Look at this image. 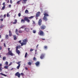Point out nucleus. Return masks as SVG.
<instances>
[{"mask_svg": "<svg viewBox=\"0 0 78 78\" xmlns=\"http://www.w3.org/2000/svg\"><path fill=\"white\" fill-rule=\"evenodd\" d=\"M34 17V16H31L28 17H25L24 19V20L23 19L21 20V22L22 23H25V21H26L27 22L30 23V20L29 19H31Z\"/></svg>", "mask_w": 78, "mask_h": 78, "instance_id": "obj_1", "label": "nucleus"}, {"mask_svg": "<svg viewBox=\"0 0 78 78\" xmlns=\"http://www.w3.org/2000/svg\"><path fill=\"white\" fill-rule=\"evenodd\" d=\"M28 42V39L26 38L25 39H24L23 40V42L22 43L21 46H23V45H25L27 44V42Z\"/></svg>", "mask_w": 78, "mask_h": 78, "instance_id": "obj_2", "label": "nucleus"}, {"mask_svg": "<svg viewBox=\"0 0 78 78\" xmlns=\"http://www.w3.org/2000/svg\"><path fill=\"white\" fill-rule=\"evenodd\" d=\"M38 34L40 35V36H44V33L43 32L42 30H40L38 32Z\"/></svg>", "mask_w": 78, "mask_h": 78, "instance_id": "obj_3", "label": "nucleus"}, {"mask_svg": "<svg viewBox=\"0 0 78 78\" xmlns=\"http://www.w3.org/2000/svg\"><path fill=\"white\" fill-rule=\"evenodd\" d=\"M40 12H37V13L36 14V20H37L38 19V17H39V16H40Z\"/></svg>", "mask_w": 78, "mask_h": 78, "instance_id": "obj_4", "label": "nucleus"}, {"mask_svg": "<svg viewBox=\"0 0 78 78\" xmlns=\"http://www.w3.org/2000/svg\"><path fill=\"white\" fill-rule=\"evenodd\" d=\"M6 55H10V56H13V54L12 53V51H9L8 52V54H6Z\"/></svg>", "mask_w": 78, "mask_h": 78, "instance_id": "obj_5", "label": "nucleus"}, {"mask_svg": "<svg viewBox=\"0 0 78 78\" xmlns=\"http://www.w3.org/2000/svg\"><path fill=\"white\" fill-rule=\"evenodd\" d=\"M40 28L41 30H44L46 28V26L44 25H42L40 27Z\"/></svg>", "mask_w": 78, "mask_h": 78, "instance_id": "obj_6", "label": "nucleus"}, {"mask_svg": "<svg viewBox=\"0 0 78 78\" xmlns=\"http://www.w3.org/2000/svg\"><path fill=\"white\" fill-rule=\"evenodd\" d=\"M15 76H17L18 78L20 77V74L19 73V72H17L15 74Z\"/></svg>", "mask_w": 78, "mask_h": 78, "instance_id": "obj_7", "label": "nucleus"}, {"mask_svg": "<svg viewBox=\"0 0 78 78\" xmlns=\"http://www.w3.org/2000/svg\"><path fill=\"white\" fill-rule=\"evenodd\" d=\"M44 56H45V55L44 54H42L40 56L41 59H43L44 58Z\"/></svg>", "mask_w": 78, "mask_h": 78, "instance_id": "obj_8", "label": "nucleus"}, {"mask_svg": "<svg viewBox=\"0 0 78 78\" xmlns=\"http://www.w3.org/2000/svg\"><path fill=\"white\" fill-rule=\"evenodd\" d=\"M38 24L39 26H41L42 25V20L40 19L39 20Z\"/></svg>", "mask_w": 78, "mask_h": 78, "instance_id": "obj_9", "label": "nucleus"}, {"mask_svg": "<svg viewBox=\"0 0 78 78\" xmlns=\"http://www.w3.org/2000/svg\"><path fill=\"white\" fill-rule=\"evenodd\" d=\"M48 12H44V16L45 17H48L49 16V15H48Z\"/></svg>", "mask_w": 78, "mask_h": 78, "instance_id": "obj_10", "label": "nucleus"}, {"mask_svg": "<svg viewBox=\"0 0 78 78\" xmlns=\"http://www.w3.org/2000/svg\"><path fill=\"white\" fill-rule=\"evenodd\" d=\"M24 30L27 32H29L30 31V29L29 28H25Z\"/></svg>", "mask_w": 78, "mask_h": 78, "instance_id": "obj_11", "label": "nucleus"}, {"mask_svg": "<svg viewBox=\"0 0 78 78\" xmlns=\"http://www.w3.org/2000/svg\"><path fill=\"white\" fill-rule=\"evenodd\" d=\"M43 20H45V21H47L48 20V19H47V17L46 16H44L43 18Z\"/></svg>", "mask_w": 78, "mask_h": 78, "instance_id": "obj_12", "label": "nucleus"}, {"mask_svg": "<svg viewBox=\"0 0 78 78\" xmlns=\"http://www.w3.org/2000/svg\"><path fill=\"white\" fill-rule=\"evenodd\" d=\"M16 52L19 55L20 53V51L19 50H16Z\"/></svg>", "mask_w": 78, "mask_h": 78, "instance_id": "obj_13", "label": "nucleus"}, {"mask_svg": "<svg viewBox=\"0 0 78 78\" xmlns=\"http://www.w3.org/2000/svg\"><path fill=\"white\" fill-rule=\"evenodd\" d=\"M39 64H40V63L39 62H37L36 63H35V64L37 66H39Z\"/></svg>", "mask_w": 78, "mask_h": 78, "instance_id": "obj_14", "label": "nucleus"}, {"mask_svg": "<svg viewBox=\"0 0 78 78\" xmlns=\"http://www.w3.org/2000/svg\"><path fill=\"white\" fill-rule=\"evenodd\" d=\"M15 33L16 34L18 35V36H19V33H18V30H17V29H16Z\"/></svg>", "mask_w": 78, "mask_h": 78, "instance_id": "obj_15", "label": "nucleus"}, {"mask_svg": "<svg viewBox=\"0 0 78 78\" xmlns=\"http://www.w3.org/2000/svg\"><path fill=\"white\" fill-rule=\"evenodd\" d=\"M9 36L10 37L11 36H12V33H11V30H9Z\"/></svg>", "mask_w": 78, "mask_h": 78, "instance_id": "obj_16", "label": "nucleus"}, {"mask_svg": "<svg viewBox=\"0 0 78 78\" xmlns=\"http://www.w3.org/2000/svg\"><path fill=\"white\" fill-rule=\"evenodd\" d=\"M0 75H2L3 76H7V75L4 74L3 73H0Z\"/></svg>", "mask_w": 78, "mask_h": 78, "instance_id": "obj_17", "label": "nucleus"}, {"mask_svg": "<svg viewBox=\"0 0 78 78\" xmlns=\"http://www.w3.org/2000/svg\"><path fill=\"white\" fill-rule=\"evenodd\" d=\"M17 20H15V22L13 23V24H16V23H17Z\"/></svg>", "mask_w": 78, "mask_h": 78, "instance_id": "obj_18", "label": "nucleus"}, {"mask_svg": "<svg viewBox=\"0 0 78 78\" xmlns=\"http://www.w3.org/2000/svg\"><path fill=\"white\" fill-rule=\"evenodd\" d=\"M5 39H9V37H8V35L6 34L5 35Z\"/></svg>", "mask_w": 78, "mask_h": 78, "instance_id": "obj_19", "label": "nucleus"}, {"mask_svg": "<svg viewBox=\"0 0 78 78\" xmlns=\"http://www.w3.org/2000/svg\"><path fill=\"white\" fill-rule=\"evenodd\" d=\"M23 2H22V3L23 4H25V3H26V2H27V0H23Z\"/></svg>", "mask_w": 78, "mask_h": 78, "instance_id": "obj_20", "label": "nucleus"}, {"mask_svg": "<svg viewBox=\"0 0 78 78\" xmlns=\"http://www.w3.org/2000/svg\"><path fill=\"white\" fill-rule=\"evenodd\" d=\"M13 37L14 40H16L17 39V37H16V35H13Z\"/></svg>", "mask_w": 78, "mask_h": 78, "instance_id": "obj_21", "label": "nucleus"}, {"mask_svg": "<svg viewBox=\"0 0 78 78\" xmlns=\"http://www.w3.org/2000/svg\"><path fill=\"white\" fill-rule=\"evenodd\" d=\"M29 12H28V10H26L25 11V13L26 14H28Z\"/></svg>", "mask_w": 78, "mask_h": 78, "instance_id": "obj_22", "label": "nucleus"}, {"mask_svg": "<svg viewBox=\"0 0 78 78\" xmlns=\"http://www.w3.org/2000/svg\"><path fill=\"white\" fill-rule=\"evenodd\" d=\"M20 64H19L17 67V69H19V68H20Z\"/></svg>", "mask_w": 78, "mask_h": 78, "instance_id": "obj_23", "label": "nucleus"}, {"mask_svg": "<svg viewBox=\"0 0 78 78\" xmlns=\"http://www.w3.org/2000/svg\"><path fill=\"white\" fill-rule=\"evenodd\" d=\"M4 68H5V69H8V66H5L4 67Z\"/></svg>", "mask_w": 78, "mask_h": 78, "instance_id": "obj_24", "label": "nucleus"}, {"mask_svg": "<svg viewBox=\"0 0 78 78\" xmlns=\"http://www.w3.org/2000/svg\"><path fill=\"white\" fill-rule=\"evenodd\" d=\"M44 49H45V50L47 49V48H48L47 46H44Z\"/></svg>", "mask_w": 78, "mask_h": 78, "instance_id": "obj_25", "label": "nucleus"}, {"mask_svg": "<svg viewBox=\"0 0 78 78\" xmlns=\"http://www.w3.org/2000/svg\"><path fill=\"white\" fill-rule=\"evenodd\" d=\"M2 59L3 61H5L6 60V57H4Z\"/></svg>", "mask_w": 78, "mask_h": 78, "instance_id": "obj_26", "label": "nucleus"}, {"mask_svg": "<svg viewBox=\"0 0 78 78\" xmlns=\"http://www.w3.org/2000/svg\"><path fill=\"white\" fill-rule=\"evenodd\" d=\"M27 55H28V54L27 52H26L25 55V58H27Z\"/></svg>", "mask_w": 78, "mask_h": 78, "instance_id": "obj_27", "label": "nucleus"}, {"mask_svg": "<svg viewBox=\"0 0 78 78\" xmlns=\"http://www.w3.org/2000/svg\"><path fill=\"white\" fill-rule=\"evenodd\" d=\"M5 9V6H3L2 7V10H4Z\"/></svg>", "mask_w": 78, "mask_h": 78, "instance_id": "obj_28", "label": "nucleus"}, {"mask_svg": "<svg viewBox=\"0 0 78 78\" xmlns=\"http://www.w3.org/2000/svg\"><path fill=\"white\" fill-rule=\"evenodd\" d=\"M28 65H29L30 66H31V62H29L28 63Z\"/></svg>", "mask_w": 78, "mask_h": 78, "instance_id": "obj_29", "label": "nucleus"}, {"mask_svg": "<svg viewBox=\"0 0 78 78\" xmlns=\"http://www.w3.org/2000/svg\"><path fill=\"white\" fill-rule=\"evenodd\" d=\"M5 65H8V62H6L5 63Z\"/></svg>", "mask_w": 78, "mask_h": 78, "instance_id": "obj_30", "label": "nucleus"}, {"mask_svg": "<svg viewBox=\"0 0 78 78\" xmlns=\"http://www.w3.org/2000/svg\"><path fill=\"white\" fill-rule=\"evenodd\" d=\"M9 16H10L9 15V14L8 13H7V16L9 17Z\"/></svg>", "mask_w": 78, "mask_h": 78, "instance_id": "obj_31", "label": "nucleus"}, {"mask_svg": "<svg viewBox=\"0 0 78 78\" xmlns=\"http://www.w3.org/2000/svg\"><path fill=\"white\" fill-rule=\"evenodd\" d=\"M33 33L35 34V33H36V31L35 30H33Z\"/></svg>", "mask_w": 78, "mask_h": 78, "instance_id": "obj_32", "label": "nucleus"}, {"mask_svg": "<svg viewBox=\"0 0 78 78\" xmlns=\"http://www.w3.org/2000/svg\"><path fill=\"white\" fill-rule=\"evenodd\" d=\"M34 61H36V58L35 57H34L33 58Z\"/></svg>", "mask_w": 78, "mask_h": 78, "instance_id": "obj_33", "label": "nucleus"}, {"mask_svg": "<svg viewBox=\"0 0 78 78\" xmlns=\"http://www.w3.org/2000/svg\"><path fill=\"white\" fill-rule=\"evenodd\" d=\"M19 33H22V30H19Z\"/></svg>", "mask_w": 78, "mask_h": 78, "instance_id": "obj_34", "label": "nucleus"}, {"mask_svg": "<svg viewBox=\"0 0 78 78\" xmlns=\"http://www.w3.org/2000/svg\"><path fill=\"white\" fill-rule=\"evenodd\" d=\"M18 48H19V46H16V50H18Z\"/></svg>", "mask_w": 78, "mask_h": 78, "instance_id": "obj_35", "label": "nucleus"}, {"mask_svg": "<svg viewBox=\"0 0 78 78\" xmlns=\"http://www.w3.org/2000/svg\"><path fill=\"white\" fill-rule=\"evenodd\" d=\"M25 27V26H23L21 27L20 28H24Z\"/></svg>", "mask_w": 78, "mask_h": 78, "instance_id": "obj_36", "label": "nucleus"}, {"mask_svg": "<svg viewBox=\"0 0 78 78\" xmlns=\"http://www.w3.org/2000/svg\"><path fill=\"white\" fill-rule=\"evenodd\" d=\"M19 43H20V44H21V45H22V41H19Z\"/></svg>", "mask_w": 78, "mask_h": 78, "instance_id": "obj_37", "label": "nucleus"}, {"mask_svg": "<svg viewBox=\"0 0 78 78\" xmlns=\"http://www.w3.org/2000/svg\"><path fill=\"white\" fill-rule=\"evenodd\" d=\"M20 62H18L17 63V64H18V65H19V64H20Z\"/></svg>", "mask_w": 78, "mask_h": 78, "instance_id": "obj_38", "label": "nucleus"}, {"mask_svg": "<svg viewBox=\"0 0 78 78\" xmlns=\"http://www.w3.org/2000/svg\"><path fill=\"white\" fill-rule=\"evenodd\" d=\"M20 16H21V14H20V13H19V14H18V16L19 17H20Z\"/></svg>", "mask_w": 78, "mask_h": 78, "instance_id": "obj_39", "label": "nucleus"}, {"mask_svg": "<svg viewBox=\"0 0 78 78\" xmlns=\"http://www.w3.org/2000/svg\"><path fill=\"white\" fill-rule=\"evenodd\" d=\"M33 51V49L31 48L30 50V51Z\"/></svg>", "mask_w": 78, "mask_h": 78, "instance_id": "obj_40", "label": "nucleus"}, {"mask_svg": "<svg viewBox=\"0 0 78 78\" xmlns=\"http://www.w3.org/2000/svg\"><path fill=\"white\" fill-rule=\"evenodd\" d=\"M20 1H18L17 2V4H19V3H20Z\"/></svg>", "mask_w": 78, "mask_h": 78, "instance_id": "obj_41", "label": "nucleus"}, {"mask_svg": "<svg viewBox=\"0 0 78 78\" xmlns=\"http://www.w3.org/2000/svg\"><path fill=\"white\" fill-rule=\"evenodd\" d=\"M2 50V47L0 46V50Z\"/></svg>", "mask_w": 78, "mask_h": 78, "instance_id": "obj_42", "label": "nucleus"}, {"mask_svg": "<svg viewBox=\"0 0 78 78\" xmlns=\"http://www.w3.org/2000/svg\"><path fill=\"white\" fill-rule=\"evenodd\" d=\"M1 71H2V69L1 67H0V72H1Z\"/></svg>", "mask_w": 78, "mask_h": 78, "instance_id": "obj_43", "label": "nucleus"}, {"mask_svg": "<svg viewBox=\"0 0 78 78\" xmlns=\"http://www.w3.org/2000/svg\"><path fill=\"white\" fill-rule=\"evenodd\" d=\"M0 20V21L2 22V21H3V19H1Z\"/></svg>", "mask_w": 78, "mask_h": 78, "instance_id": "obj_44", "label": "nucleus"}, {"mask_svg": "<svg viewBox=\"0 0 78 78\" xmlns=\"http://www.w3.org/2000/svg\"><path fill=\"white\" fill-rule=\"evenodd\" d=\"M4 46L5 47H6V44L5 43L4 44Z\"/></svg>", "mask_w": 78, "mask_h": 78, "instance_id": "obj_45", "label": "nucleus"}, {"mask_svg": "<svg viewBox=\"0 0 78 78\" xmlns=\"http://www.w3.org/2000/svg\"><path fill=\"white\" fill-rule=\"evenodd\" d=\"M10 3L11 4H12V0H10Z\"/></svg>", "mask_w": 78, "mask_h": 78, "instance_id": "obj_46", "label": "nucleus"}, {"mask_svg": "<svg viewBox=\"0 0 78 78\" xmlns=\"http://www.w3.org/2000/svg\"><path fill=\"white\" fill-rule=\"evenodd\" d=\"M0 18H3V15H1L0 16Z\"/></svg>", "mask_w": 78, "mask_h": 78, "instance_id": "obj_47", "label": "nucleus"}, {"mask_svg": "<svg viewBox=\"0 0 78 78\" xmlns=\"http://www.w3.org/2000/svg\"><path fill=\"white\" fill-rule=\"evenodd\" d=\"M2 5H3V6H5V2H4L3 3Z\"/></svg>", "mask_w": 78, "mask_h": 78, "instance_id": "obj_48", "label": "nucleus"}, {"mask_svg": "<svg viewBox=\"0 0 78 78\" xmlns=\"http://www.w3.org/2000/svg\"><path fill=\"white\" fill-rule=\"evenodd\" d=\"M25 69L26 70H28V68L27 67H25Z\"/></svg>", "mask_w": 78, "mask_h": 78, "instance_id": "obj_49", "label": "nucleus"}, {"mask_svg": "<svg viewBox=\"0 0 78 78\" xmlns=\"http://www.w3.org/2000/svg\"><path fill=\"white\" fill-rule=\"evenodd\" d=\"M33 24H35V22L34 21H33Z\"/></svg>", "mask_w": 78, "mask_h": 78, "instance_id": "obj_50", "label": "nucleus"}, {"mask_svg": "<svg viewBox=\"0 0 78 78\" xmlns=\"http://www.w3.org/2000/svg\"><path fill=\"white\" fill-rule=\"evenodd\" d=\"M11 64H12V63H11V62H10V64H9V66H11Z\"/></svg>", "mask_w": 78, "mask_h": 78, "instance_id": "obj_51", "label": "nucleus"}, {"mask_svg": "<svg viewBox=\"0 0 78 78\" xmlns=\"http://www.w3.org/2000/svg\"><path fill=\"white\" fill-rule=\"evenodd\" d=\"M4 18L6 17V14L4 15Z\"/></svg>", "mask_w": 78, "mask_h": 78, "instance_id": "obj_52", "label": "nucleus"}, {"mask_svg": "<svg viewBox=\"0 0 78 78\" xmlns=\"http://www.w3.org/2000/svg\"><path fill=\"white\" fill-rule=\"evenodd\" d=\"M21 75H23L24 74H23V73H21Z\"/></svg>", "mask_w": 78, "mask_h": 78, "instance_id": "obj_53", "label": "nucleus"}, {"mask_svg": "<svg viewBox=\"0 0 78 78\" xmlns=\"http://www.w3.org/2000/svg\"><path fill=\"white\" fill-rule=\"evenodd\" d=\"M9 8H11V5H9Z\"/></svg>", "mask_w": 78, "mask_h": 78, "instance_id": "obj_54", "label": "nucleus"}, {"mask_svg": "<svg viewBox=\"0 0 78 78\" xmlns=\"http://www.w3.org/2000/svg\"><path fill=\"white\" fill-rule=\"evenodd\" d=\"M10 50V48H8V50L9 51H10V50Z\"/></svg>", "mask_w": 78, "mask_h": 78, "instance_id": "obj_55", "label": "nucleus"}, {"mask_svg": "<svg viewBox=\"0 0 78 78\" xmlns=\"http://www.w3.org/2000/svg\"><path fill=\"white\" fill-rule=\"evenodd\" d=\"M38 46H39V44H37L36 46V48H37V47H38Z\"/></svg>", "mask_w": 78, "mask_h": 78, "instance_id": "obj_56", "label": "nucleus"}, {"mask_svg": "<svg viewBox=\"0 0 78 78\" xmlns=\"http://www.w3.org/2000/svg\"><path fill=\"white\" fill-rule=\"evenodd\" d=\"M3 27H4L3 25H2L1 26V27L2 28H3Z\"/></svg>", "mask_w": 78, "mask_h": 78, "instance_id": "obj_57", "label": "nucleus"}, {"mask_svg": "<svg viewBox=\"0 0 78 78\" xmlns=\"http://www.w3.org/2000/svg\"><path fill=\"white\" fill-rule=\"evenodd\" d=\"M1 66H2V64H0V67H1Z\"/></svg>", "mask_w": 78, "mask_h": 78, "instance_id": "obj_58", "label": "nucleus"}, {"mask_svg": "<svg viewBox=\"0 0 78 78\" xmlns=\"http://www.w3.org/2000/svg\"><path fill=\"white\" fill-rule=\"evenodd\" d=\"M2 38V36H1V35H0V39H1Z\"/></svg>", "mask_w": 78, "mask_h": 78, "instance_id": "obj_59", "label": "nucleus"}, {"mask_svg": "<svg viewBox=\"0 0 78 78\" xmlns=\"http://www.w3.org/2000/svg\"><path fill=\"white\" fill-rule=\"evenodd\" d=\"M42 40H45V38L43 39V38H42Z\"/></svg>", "mask_w": 78, "mask_h": 78, "instance_id": "obj_60", "label": "nucleus"}, {"mask_svg": "<svg viewBox=\"0 0 78 78\" xmlns=\"http://www.w3.org/2000/svg\"><path fill=\"white\" fill-rule=\"evenodd\" d=\"M36 51H37V50H35V52H36Z\"/></svg>", "mask_w": 78, "mask_h": 78, "instance_id": "obj_61", "label": "nucleus"}, {"mask_svg": "<svg viewBox=\"0 0 78 78\" xmlns=\"http://www.w3.org/2000/svg\"><path fill=\"white\" fill-rule=\"evenodd\" d=\"M3 40L2 39L1 41V42H3Z\"/></svg>", "mask_w": 78, "mask_h": 78, "instance_id": "obj_62", "label": "nucleus"}, {"mask_svg": "<svg viewBox=\"0 0 78 78\" xmlns=\"http://www.w3.org/2000/svg\"><path fill=\"white\" fill-rule=\"evenodd\" d=\"M33 30V28H31V30Z\"/></svg>", "mask_w": 78, "mask_h": 78, "instance_id": "obj_63", "label": "nucleus"}, {"mask_svg": "<svg viewBox=\"0 0 78 78\" xmlns=\"http://www.w3.org/2000/svg\"><path fill=\"white\" fill-rule=\"evenodd\" d=\"M9 1H8V3H9Z\"/></svg>", "mask_w": 78, "mask_h": 78, "instance_id": "obj_64", "label": "nucleus"}]
</instances>
